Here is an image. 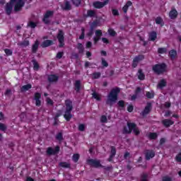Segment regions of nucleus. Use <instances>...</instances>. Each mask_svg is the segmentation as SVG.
<instances>
[{"mask_svg": "<svg viewBox=\"0 0 181 181\" xmlns=\"http://www.w3.org/2000/svg\"><path fill=\"white\" fill-rule=\"evenodd\" d=\"M151 112V104H148L143 111V115H146V114H149Z\"/></svg>", "mask_w": 181, "mask_h": 181, "instance_id": "obj_24", "label": "nucleus"}, {"mask_svg": "<svg viewBox=\"0 0 181 181\" xmlns=\"http://www.w3.org/2000/svg\"><path fill=\"white\" fill-rule=\"evenodd\" d=\"M100 121L101 122H107V116H102L100 118Z\"/></svg>", "mask_w": 181, "mask_h": 181, "instance_id": "obj_54", "label": "nucleus"}, {"mask_svg": "<svg viewBox=\"0 0 181 181\" xmlns=\"http://www.w3.org/2000/svg\"><path fill=\"white\" fill-rule=\"evenodd\" d=\"M6 129V126L2 123H0V131H5Z\"/></svg>", "mask_w": 181, "mask_h": 181, "instance_id": "obj_49", "label": "nucleus"}, {"mask_svg": "<svg viewBox=\"0 0 181 181\" xmlns=\"http://www.w3.org/2000/svg\"><path fill=\"white\" fill-rule=\"evenodd\" d=\"M79 39H84V29H82V34L79 37Z\"/></svg>", "mask_w": 181, "mask_h": 181, "instance_id": "obj_59", "label": "nucleus"}, {"mask_svg": "<svg viewBox=\"0 0 181 181\" xmlns=\"http://www.w3.org/2000/svg\"><path fill=\"white\" fill-rule=\"evenodd\" d=\"M4 52H5L6 54H7V56H11L12 54V50H11L9 49H4Z\"/></svg>", "mask_w": 181, "mask_h": 181, "instance_id": "obj_47", "label": "nucleus"}, {"mask_svg": "<svg viewBox=\"0 0 181 181\" xmlns=\"http://www.w3.org/2000/svg\"><path fill=\"white\" fill-rule=\"evenodd\" d=\"M169 16L170 19H175L177 17V11L176 10H172L170 11Z\"/></svg>", "mask_w": 181, "mask_h": 181, "instance_id": "obj_16", "label": "nucleus"}, {"mask_svg": "<svg viewBox=\"0 0 181 181\" xmlns=\"http://www.w3.org/2000/svg\"><path fill=\"white\" fill-rule=\"evenodd\" d=\"M127 111L129 112H132V111H134V106H132V105H129L128 107H127Z\"/></svg>", "mask_w": 181, "mask_h": 181, "instance_id": "obj_52", "label": "nucleus"}, {"mask_svg": "<svg viewBox=\"0 0 181 181\" xmlns=\"http://www.w3.org/2000/svg\"><path fill=\"white\" fill-rule=\"evenodd\" d=\"M91 45H92L91 42H88L86 43V47H91Z\"/></svg>", "mask_w": 181, "mask_h": 181, "instance_id": "obj_61", "label": "nucleus"}, {"mask_svg": "<svg viewBox=\"0 0 181 181\" xmlns=\"http://www.w3.org/2000/svg\"><path fill=\"white\" fill-rule=\"evenodd\" d=\"M57 139H58V141H62V139H63V134H62V133H59L57 135Z\"/></svg>", "mask_w": 181, "mask_h": 181, "instance_id": "obj_51", "label": "nucleus"}, {"mask_svg": "<svg viewBox=\"0 0 181 181\" xmlns=\"http://www.w3.org/2000/svg\"><path fill=\"white\" fill-rule=\"evenodd\" d=\"M139 80H144L145 79V74L142 72L141 69H139L137 73Z\"/></svg>", "mask_w": 181, "mask_h": 181, "instance_id": "obj_21", "label": "nucleus"}, {"mask_svg": "<svg viewBox=\"0 0 181 181\" xmlns=\"http://www.w3.org/2000/svg\"><path fill=\"white\" fill-rule=\"evenodd\" d=\"M115 153H117L115 147H111L110 156L108 158L109 162H111V160H112V158H114V156H115Z\"/></svg>", "mask_w": 181, "mask_h": 181, "instance_id": "obj_15", "label": "nucleus"}, {"mask_svg": "<svg viewBox=\"0 0 181 181\" xmlns=\"http://www.w3.org/2000/svg\"><path fill=\"white\" fill-rule=\"evenodd\" d=\"M163 181H172V178L168 176H165L163 177Z\"/></svg>", "mask_w": 181, "mask_h": 181, "instance_id": "obj_55", "label": "nucleus"}, {"mask_svg": "<svg viewBox=\"0 0 181 181\" xmlns=\"http://www.w3.org/2000/svg\"><path fill=\"white\" fill-rule=\"evenodd\" d=\"M93 29H91L88 33V36H93Z\"/></svg>", "mask_w": 181, "mask_h": 181, "instance_id": "obj_60", "label": "nucleus"}, {"mask_svg": "<svg viewBox=\"0 0 181 181\" xmlns=\"http://www.w3.org/2000/svg\"><path fill=\"white\" fill-rule=\"evenodd\" d=\"M169 54L171 59H175V57L177 56V52H176V50L172 49L171 51H170Z\"/></svg>", "mask_w": 181, "mask_h": 181, "instance_id": "obj_25", "label": "nucleus"}, {"mask_svg": "<svg viewBox=\"0 0 181 181\" xmlns=\"http://www.w3.org/2000/svg\"><path fill=\"white\" fill-rule=\"evenodd\" d=\"M57 39L59 42V47H63V46H64V33L63 31L59 30L57 35Z\"/></svg>", "mask_w": 181, "mask_h": 181, "instance_id": "obj_8", "label": "nucleus"}, {"mask_svg": "<svg viewBox=\"0 0 181 181\" xmlns=\"http://www.w3.org/2000/svg\"><path fill=\"white\" fill-rule=\"evenodd\" d=\"M108 2H110V0H105L103 2L95 1L93 3V6L94 8H97L98 9H100L101 8H104L105 5H107Z\"/></svg>", "mask_w": 181, "mask_h": 181, "instance_id": "obj_7", "label": "nucleus"}, {"mask_svg": "<svg viewBox=\"0 0 181 181\" xmlns=\"http://www.w3.org/2000/svg\"><path fill=\"white\" fill-rule=\"evenodd\" d=\"M65 105L66 110L64 115V118H65L66 121H70V119H71V117H73L71 115V110H73V103L71 102V100H66Z\"/></svg>", "mask_w": 181, "mask_h": 181, "instance_id": "obj_4", "label": "nucleus"}, {"mask_svg": "<svg viewBox=\"0 0 181 181\" xmlns=\"http://www.w3.org/2000/svg\"><path fill=\"white\" fill-rule=\"evenodd\" d=\"M57 59H62L63 57V52H58L57 54Z\"/></svg>", "mask_w": 181, "mask_h": 181, "instance_id": "obj_57", "label": "nucleus"}, {"mask_svg": "<svg viewBox=\"0 0 181 181\" xmlns=\"http://www.w3.org/2000/svg\"><path fill=\"white\" fill-rule=\"evenodd\" d=\"M26 181H34L33 179L30 177H27Z\"/></svg>", "mask_w": 181, "mask_h": 181, "instance_id": "obj_64", "label": "nucleus"}, {"mask_svg": "<svg viewBox=\"0 0 181 181\" xmlns=\"http://www.w3.org/2000/svg\"><path fill=\"white\" fill-rule=\"evenodd\" d=\"M132 6V2L131 1H128L122 8L123 12H124V13H127V12H128V8H129V6Z\"/></svg>", "mask_w": 181, "mask_h": 181, "instance_id": "obj_13", "label": "nucleus"}, {"mask_svg": "<svg viewBox=\"0 0 181 181\" xmlns=\"http://www.w3.org/2000/svg\"><path fill=\"white\" fill-rule=\"evenodd\" d=\"M92 95H93V98H95V100H97L98 101H100V100H101V96L98 94V93H93V94H92Z\"/></svg>", "mask_w": 181, "mask_h": 181, "instance_id": "obj_33", "label": "nucleus"}, {"mask_svg": "<svg viewBox=\"0 0 181 181\" xmlns=\"http://www.w3.org/2000/svg\"><path fill=\"white\" fill-rule=\"evenodd\" d=\"M47 155H54L55 151H54V150H53V148L49 147L47 150Z\"/></svg>", "mask_w": 181, "mask_h": 181, "instance_id": "obj_34", "label": "nucleus"}, {"mask_svg": "<svg viewBox=\"0 0 181 181\" xmlns=\"http://www.w3.org/2000/svg\"><path fill=\"white\" fill-rule=\"evenodd\" d=\"M95 36L93 37V40L95 43H97V42L100 40L101 36H103V32L101 31V30H97L95 32Z\"/></svg>", "mask_w": 181, "mask_h": 181, "instance_id": "obj_10", "label": "nucleus"}, {"mask_svg": "<svg viewBox=\"0 0 181 181\" xmlns=\"http://www.w3.org/2000/svg\"><path fill=\"white\" fill-rule=\"evenodd\" d=\"M78 49L79 50V53H83V52H84V48L83 47L82 44H78Z\"/></svg>", "mask_w": 181, "mask_h": 181, "instance_id": "obj_37", "label": "nucleus"}, {"mask_svg": "<svg viewBox=\"0 0 181 181\" xmlns=\"http://www.w3.org/2000/svg\"><path fill=\"white\" fill-rule=\"evenodd\" d=\"M163 124L165 127H170V125H173V121L170 119H164L163 120Z\"/></svg>", "mask_w": 181, "mask_h": 181, "instance_id": "obj_19", "label": "nucleus"}, {"mask_svg": "<svg viewBox=\"0 0 181 181\" xmlns=\"http://www.w3.org/2000/svg\"><path fill=\"white\" fill-rule=\"evenodd\" d=\"M52 15H53V11H47V13L45 14L44 17L49 18Z\"/></svg>", "mask_w": 181, "mask_h": 181, "instance_id": "obj_42", "label": "nucleus"}, {"mask_svg": "<svg viewBox=\"0 0 181 181\" xmlns=\"http://www.w3.org/2000/svg\"><path fill=\"white\" fill-rule=\"evenodd\" d=\"M153 70L155 73H157V74L165 73V71H166V64H157L153 67Z\"/></svg>", "mask_w": 181, "mask_h": 181, "instance_id": "obj_5", "label": "nucleus"}, {"mask_svg": "<svg viewBox=\"0 0 181 181\" xmlns=\"http://www.w3.org/2000/svg\"><path fill=\"white\" fill-rule=\"evenodd\" d=\"M148 137L149 139H156L158 138V134L156 133H149Z\"/></svg>", "mask_w": 181, "mask_h": 181, "instance_id": "obj_27", "label": "nucleus"}, {"mask_svg": "<svg viewBox=\"0 0 181 181\" xmlns=\"http://www.w3.org/2000/svg\"><path fill=\"white\" fill-rule=\"evenodd\" d=\"M84 129H86V126L84 124H79L78 130L83 132Z\"/></svg>", "mask_w": 181, "mask_h": 181, "instance_id": "obj_50", "label": "nucleus"}, {"mask_svg": "<svg viewBox=\"0 0 181 181\" xmlns=\"http://www.w3.org/2000/svg\"><path fill=\"white\" fill-rule=\"evenodd\" d=\"M102 42H103V43H109V41H108V39L105 38V37H103L102 38Z\"/></svg>", "mask_w": 181, "mask_h": 181, "instance_id": "obj_58", "label": "nucleus"}, {"mask_svg": "<svg viewBox=\"0 0 181 181\" xmlns=\"http://www.w3.org/2000/svg\"><path fill=\"white\" fill-rule=\"evenodd\" d=\"M62 8L65 11H70V9H71V6L69 1H65L64 4L62 5Z\"/></svg>", "mask_w": 181, "mask_h": 181, "instance_id": "obj_14", "label": "nucleus"}, {"mask_svg": "<svg viewBox=\"0 0 181 181\" xmlns=\"http://www.w3.org/2000/svg\"><path fill=\"white\" fill-rule=\"evenodd\" d=\"M33 66H34V70H37L39 69V64L36 62V61L33 60Z\"/></svg>", "mask_w": 181, "mask_h": 181, "instance_id": "obj_41", "label": "nucleus"}, {"mask_svg": "<svg viewBox=\"0 0 181 181\" xmlns=\"http://www.w3.org/2000/svg\"><path fill=\"white\" fill-rule=\"evenodd\" d=\"M43 22H45V23L47 24V23H49V22H50V20L49 19V18L44 16Z\"/></svg>", "mask_w": 181, "mask_h": 181, "instance_id": "obj_56", "label": "nucleus"}, {"mask_svg": "<svg viewBox=\"0 0 181 181\" xmlns=\"http://www.w3.org/2000/svg\"><path fill=\"white\" fill-rule=\"evenodd\" d=\"M87 162L88 165L93 166V168H103V165H101V161H100V160L88 159Z\"/></svg>", "mask_w": 181, "mask_h": 181, "instance_id": "obj_6", "label": "nucleus"}, {"mask_svg": "<svg viewBox=\"0 0 181 181\" xmlns=\"http://www.w3.org/2000/svg\"><path fill=\"white\" fill-rule=\"evenodd\" d=\"M87 16H90V18L95 17V11H94L93 10H88L87 11Z\"/></svg>", "mask_w": 181, "mask_h": 181, "instance_id": "obj_26", "label": "nucleus"}, {"mask_svg": "<svg viewBox=\"0 0 181 181\" xmlns=\"http://www.w3.org/2000/svg\"><path fill=\"white\" fill-rule=\"evenodd\" d=\"M165 139H161L160 141V145H163V144H165Z\"/></svg>", "mask_w": 181, "mask_h": 181, "instance_id": "obj_63", "label": "nucleus"}, {"mask_svg": "<svg viewBox=\"0 0 181 181\" xmlns=\"http://www.w3.org/2000/svg\"><path fill=\"white\" fill-rule=\"evenodd\" d=\"M154 95H155V94L153 93V91L146 93L147 98H153Z\"/></svg>", "mask_w": 181, "mask_h": 181, "instance_id": "obj_35", "label": "nucleus"}, {"mask_svg": "<svg viewBox=\"0 0 181 181\" xmlns=\"http://www.w3.org/2000/svg\"><path fill=\"white\" fill-rule=\"evenodd\" d=\"M108 33L109 35H110V36H115V31H114V30L112 29H109L108 30Z\"/></svg>", "mask_w": 181, "mask_h": 181, "instance_id": "obj_48", "label": "nucleus"}, {"mask_svg": "<svg viewBox=\"0 0 181 181\" xmlns=\"http://www.w3.org/2000/svg\"><path fill=\"white\" fill-rule=\"evenodd\" d=\"M102 65L104 67H108V62H107L104 58H102Z\"/></svg>", "mask_w": 181, "mask_h": 181, "instance_id": "obj_45", "label": "nucleus"}, {"mask_svg": "<svg viewBox=\"0 0 181 181\" xmlns=\"http://www.w3.org/2000/svg\"><path fill=\"white\" fill-rule=\"evenodd\" d=\"M156 37H157L156 33H155V32L150 33V34H149V40H152V41L156 40Z\"/></svg>", "mask_w": 181, "mask_h": 181, "instance_id": "obj_23", "label": "nucleus"}, {"mask_svg": "<svg viewBox=\"0 0 181 181\" xmlns=\"http://www.w3.org/2000/svg\"><path fill=\"white\" fill-rule=\"evenodd\" d=\"M156 23L157 25H161V26H163V20L160 17H157L156 18Z\"/></svg>", "mask_w": 181, "mask_h": 181, "instance_id": "obj_29", "label": "nucleus"}, {"mask_svg": "<svg viewBox=\"0 0 181 181\" xmlns=\"http://www.w3.org/2000/svg\"><path fill=\"white\" fill-rule=\"evenodd\" d=\"M30 88H32V85L28 83V84L25 85L23 87H21V91L23 93H25V92L28 91V90H30Z\"/></svg>", "mask_w": 181, "mask_h": 181, "instance_id": "obj_20", "label": "nucleus"}, {"mask_svg": "<svg viewBox=\"0 0 181 181\" xmlns=\"http://www.w3.org/2000/svg\"><path fill=\"white\" fill-rule=\"evenodd\" d=\"M78 159H80V155L79 154H74L73 157H72V160H74V162L76 163L78 162Z\"/></svg>", "mask_w": 181, "mask_h": 181, "instance_id": "obj_31", "label": "nucleus"}, {"mask_svg": "<svg viewBox=\"0 0 181 181\" xmlns=\"http://www.w3.org/2000/svg\"><path fill=\"white\" fill-rule=\"evenodd\" d=\"M46 102L48 105H53V100L49 98H47Z\"/></svg>", "mask_w": 181, "mask_h": 181, "instance_id": "obj_43", "label": "nucleus"}, {"mask_svg": "<svg viewBox=\"0 0 181 181\" xmlns=\"http://www.w3.org/2000/svg\"><path fill=\"white\" fill-rule=\"evenodd\" d=\"M72 2L74 5H75L76 6H78V5L81 4V0H72Z\"/></svg>", "mask_w": 181, "mask_h": 181, "instance_id": "obj_40", "label": "nucleus"}, {"mask_svg": "<svg viewBox=\"0 0 181 181\" xmlns=\"http://www.w3.org/2000/svg\"><path fill=\"white\" fill-rule=\"evenodd\" d=\"M155 156V152H153V151H147L146 153V159H147V160H149V159L153 158Z\"/></svg>", "mask_w": 181, "mask_h": 181, "instance_id": "obj_12", "label": "nucleus"}, {"mask_svg": "<svg viewBox=\"0 0 181 181\" xmlns=\"http://www.w3.org/2000/svg\"><path fill=\"white\" fill-rule=\"evenodd\" d=\"M165 86H166V81H165V79H163L160 81V83H158V87H159V88H163Z\"/></svg>", "mask_w": 181, "mask_h": 181, "instance_id": "obj_28", "label": "nucleus"}, {"mask_svg": "<svg viewBox=\"0 0 181 181\" xmlns=\"http://www.w3.org/2000/svg\"><path fill=\"white\" fill-rule=\"evenodd\" d=\"M101 74L100 72H96L93 74V78H100Z\"/></svg>", "mask_w": 181, "mask_h": 181, "instance_id": "obj_39", "label": "nucleus"}, {"mask_svg": "<svg viewBox=\"0 0 181 181\" xmlns=\"http://www.w3.org/2000/svg\"><path fill=\"white\" fill-rule=\"evenodd\" d=\"M28 26H29L30 28H32L33 29L36 28V23H33V21H30L28 23Z\"/></svg>", "mask_w": 181, "mask_h": 181, "instance_id": "obj_36", "label": "nucleus"}, {"mask_svg": "<svg viewBox=\"0 0 181 181\" xmlns=\"http://www.w3.org/2000/svg\"><path fill=\"white\" fill-rule=\"evenodd\" d=\"M144 59H145L144 55H139L136 57L133 60L132 67L134 68L136 67V66H138V63H139L141 60H144Z\"/></svg>", "mask_w": 181, "mask_h": 181, "instance_id": "obj_9", "label": "nucleus"}, {"mask_svg": "<svg viewBox=\"0 0 181 181\" xmlns=\"http://www.w3.org/2000/svg\"><path fill=\"white\" fill-rule=\"evenodd\" d=\"M48 80L50 83H53L54 81H57V80H59V77L56 75H49L48 76Z\"/></svg>", "mask_w": 181, "mask_h": 181, "instance_id": "obj_18", "label": "nucleus"}, {"mask_svg": "<svg viewBox=\"0 0 181 181\" xmlns=\"http://www.w3.org/2000/svg\"><path fill=\"white\" fill-rule=\"evenodd\" d=\"M158 53H160L162 54L163 53H166V52H168V49H166V48H158Z\"/></svg>", "mask_w": 181, "mask_h": 181, "instance_id": "obj_38", "label": "nucleus"}, {"mask_svg": "<svg viewBox=\"0 0 181 181\" xmlns=\"http://www.w3.org/2000/svg\"><path fill=\"white\" fill-rule=\"evenodd\" d=\"M41 95L39 93H36L34 96V100H35V105L37 107H40L41 101H40Z\"/></svg>", "mask_w": 181, "mask_h": 181, "instance_id": "obj_11", "label": "nucleus"}, {"mask_svg": "<svg viewBox=\"0 0 181 181\" xmlns=\"http://www.w3.org/2000/svg\"><path fill=\"white\" fill-rule=\"evenodd\" d=\"M59 166L61 168H70V163H66V162H62L59 163Z\"/></svg>", "mask_w": 181, "mask_h": 181, "instance_id": "obj_32", "label": "nucleus"}, {"mask_svg": "<svg viewBox=\"0 0 181 181\" xmlns=\"http://www.w3.org/2000/svg\"><path fill=\"white\" fill-rule=\"evenodd\" d=\"M112 13L114 15V16H118L119 15V13L118 12V10L117 9H112Z\"/></svg>", "mask_w": 181, "mask_h": 181, "instance_id": "obj_46", "label": "nucleus"}, {"mask_svg": "<svg viewBox=\"0 0 181 181\" xmlns=\"http://www.w3.org/2000/svg\"><path fill=\"white\" fill-rule=\"evenodd\" d=\"M132 131L134 135H139V134H141L139 129L135 124L128 122L127 127L124 128L123 132L124 134H131Z\"/></svg>", "mask_w": 181, "mask_h": 181, "instance_id": "obj_3", "label": "nucleus"}, {"mask_svg": "<svg viewBox=\"0 0 181 181\" xmlns=\"http://www.w3.org/2000/svg\"><path fill=\"white\" fill-rule=\"evenodd\" d=\"M121 90L119 88H115L111 90L110 93L107 95V104L109 105H112L114 103L117 102V100H118V94H119V92Z\"/></svg>", "mask_w": 181, "mask_h": 181, "instance_id": "obj_2", "label": "nucleus"}, {"mask_svg": "<svg viewBox=\"0 0 181 181\" xmlns=\"http://www.w3.org/2000/svg\"><path fill=\"white\" fill-rule=\"evenodd\" d=\"M54 151L55 153H56V152H59V151H60V147H59V146L55 147V149Z\"/></svg>", "mask_w": 181, "mask_h": 181, "instance_id": "obj_62", "label": "nucleus"}, {"mask_svg": "<svg viewBox=\"0 0 181 181\" xmlns=\"http://www.w3.org/2000/svg\"><path fill=\"white\" fill-rule=\"evenodd\" d=\"M25 2H26V0H11V2L8 3L6 6V13L11 15L13 8L12 4H15L14 11L18 12V11H21L23 8Z\"/></svg>", "mask_w": 181, "mask_h": 181, "instance_id": "obj_1", "label": "nucleus"}, {"mask_svg": "<svg viewBox=\"0 0 181 181\" xmlns=\"http://www.w3.org/2000/svg\"><path fill=\"white\" fill-rule=\"evenodd\" d=\"M117 105L121 107L122 108H124V107H125V103L123 100H119L117 103Z\"/></svg>", "mask_w": 181, "mask_h": 181, "instance_id": "obj_44", "label": "nucleus"}, {"mask_svg": "<svg viewBox=\"0 0 181 181\" xmlns=\"http://www.w3.org/2000/svg\"><path fill=\"white\" fill-rule=\"evenodd\" d=\"M53 45V41L52 40H45L42 44V47H48V46H52Z\"/></svg>", "mask_w": 181, "mask_h": 181, "instance_id": "obj_17", "label": "nucleus"}, {"mask_svg": "<svg viewBox=\"0 0 181 181\" xmlns=\"http://www.w3.org/2000/svg\"><path fill=\"white\" fill-rule=\"evenodd\" d=\"M175 159L177 162H181V153L176 156Z\"/></svg>", "mask_w": 181, "mask_h": 181, "instance_id": "obj_53", "label": "nucleus"}, {"mask_svg": "<svg viewBox=\"0 0 181 181\" xmlns=\"http://www.w3.org/2000/svg\"><path fill=\"white\" fill-rule=\"evenodd\" d=\"M39 48V41H35V44L33 45V53H36L37 49Z\"/></svg>", "mask_w": 181, "mask_h": 181, "instance_id": "obj_22", "label": "nucleus"}, {"mask_svg": "<svg viewBox=\"0 0 181 181\" xmlns=\"http://www.w3.org/2000/svg\"><path fill=\"white\" fill-rule=\"evenodd\" d=\"M81 86V83L80 82V81H76L75 83V90L76 91H78L80 90Z\"/></svg>", "mask_w": 181, "mask_h": 181, "instance_id": "obj_30", "label": "nucleus"}]
</instances>
